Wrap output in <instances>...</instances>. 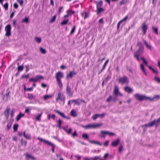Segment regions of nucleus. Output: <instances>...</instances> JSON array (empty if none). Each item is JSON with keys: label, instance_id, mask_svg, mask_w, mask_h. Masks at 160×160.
I'll return each instance as SVG.
<instances>
[{"label": "nucleus", "instance_id": "nucleus-36", "mask_svg": "<svg viewBox=\"0 0 160 160\" xmlns=\"http://www.w3.org/2000/svg\"><path fill=\"white\" fill-rule=\"evenodd\" d=\"M97 14H99L104 10L103 8H97Z\"/></svg>", "mask_w": 160, "mask_h": 160}, {"label": "nucleus", "instance_id": "nucleus-11", "mask_svg": "<svg viewBox=\"0 0 160 160\" xmlns=\"http://www.w3.org/2000/svg\"><path fill=\"white\" fill-rule=\"evenodd\" d=\"M143 52L144 48H139L135 52L134 55H136L139 56L143 54Z\"/></svg>", "mask_w": 160, "mask_h": 160}, {"label": "nucleus", "instance_id": "nucleus-19", "mask_svg": "<svg viewBox=\"0 0 160 160\" xmlns=\"http://www.w3.org/2000/svg\"><path fill=\"white\" fill-rule=\"evenodd\" d=\"M150 99H149V100L152 101L154 99H156V100H158L160 98V95H155L153 97V98H151L149 97Z\"/></svg>", "mask_w": 160, "mask_h": 160}, {"label": "nucleus", "instance_id": "nucleus-45", "mask_svg": "<svg viewBox=\"0 0 160 160\" xmlns=\"http://www.w3.org/2000/svg\"><path fill=\"white\" fill-rule=\"evenodd\" d=\"M111 76L110 75H108L107 77L103 80L104 82H105L106 83H107L108 81L110 79Z\"/></svg>", "mask_w": 160, "mask_h": 160}, {"label": "nucleus", "instance_id": "nucleus-5", "mask_svg": "<svg viewBox=\"0 0 160 160\" xmlns=\"http://www.w3.org/2000/svg\"><path fill=\"white\" fill-rule=\"evenodd\" d=\"M11 27L10 24L6 25L5 28V30L6 32L5 36L7 37H9L11 35Z\"/></svg>", "mask_w": 160, "mask_h": 160}, {"label": "nucleus", "instance_id": "nucleus-16", "mask_svg": "<svg viewBox=\"0 0 160 160\" xmlns=\"http://www.w3.org/2000/svg\"><path fill=\"white\" fill-rule=\"evenodd\" d=\"M94 2L96 4L97 8H101L103 5L102 1V0L100 1H95Z\"/></svg>", "mask_w": 160, "mask_h": 160}, {"label": "nucleus", "instance_id": "nucleus-1", "mask_svg": "<svg viewBox=\"0 0 160 160\" xmlns=\"http://www.w3.org/2000/svg\"><path fill=\"white\" fill-rule=\"evenodd\" d=\"M37 139L39 140L40 142H43L44 144L49 146H51L52 147V152H54V149L56 148V146L54 144L52 143L51 142L48 140L44 139L39 137H38Z\"/></svg>", "mask_w": 160, "mask_h": 160}, {"label": "nucleus", "instance_id": "nucleus-6", "mask_svg": "<svg viewBox=\"0 0 160 160\" xmlns=\"http://www.w3.org/2000/svg\"><path fill=\"white\" fill-rule=\"evenodd\" d=\"M43 77L42 76L40 75H38L36 76V77L35 78H29V81L30 82H35L39 81L40 79H43Z\"/></svg>", "mask_w": 160, "mask_h": 160}, {"label": "nucleus", "instance_id": "nucleus-9", "mask_svg": "<svg viewBox=\"0 0 160 160\" xmlns=\"http://www.w3.org/2000/svg\"><path fill=\"white\" fill-rule=\"evenodd\" d=\"M148 28V27L146 24L145 22L142 23V28L143 35H145L146 34Z\"/></svg>", "mask_w": 160, "mask_h": 160}, {"label": "nucleus", "instance_id": "nucleus-48", "mask_svg": "<svg viewBox=\"0 0 160 160\" xmlns=\"http://www.w3.org/2000/svg\"><path fill=\"white\" fill-rule=\"evenodd\" d=\"M52 96L51 95H45L44 96L43 99L44 100H46L47 99L49 98H51Z\"/></svg>", "mask_w": 160, "mask_h": 160}, {"label": "nucleus", "instance_id": "nucleus-7", "mask_svg": "<svg viewBox=\"0 0 160 160\" xmlns=\"http://www.w3.org/2000/svg\"><path fill=\"white\" fill-rule=\"evenodd\" d=\"M102 124H97L94 125H88L84 126V128L85 129H88L90 128H96L99 126H101Z\"/></svg>", "mask_w": 160, "mask_h": 160}, {"label": "nucleus", "instance_id": "nucleus-32", "mask_svg": "<svg viewBox=\"0 0 160 160\" xmlns=\"http://www.w3.org/2000/svg\"><path fill=\"white\" fill-rule=\"evenodd\" d=\"M105 132H107V131L102 130L101 131L100 133L101 134L100 136L101 138H105V135L107 134V133H105Z\"/></svg>", "mask_w": 160, "mask_h": 160}, {"label": "nucleus", "instance_id": "nucleus-41", "mask_svg": "<svg viewBox=\"0 0 160 160\" xmlns=\"http://www.w3.org/2000/svg\"><path fill=\"white\" fill-rule=\"evenodd\" d=\"M57 81L60 88H62V84L61 80H57Z\"/></svg>", "mask_w": 160, "mask_h": 160}, {"label": "nucleus", "instance_id": "nucleus-39", "mask_svg": "<svg viewBox=\"0 0 160 160\" xmlns=\"http://www.w3.org/2000/svg\"><path fill=\"white\" fill-rule=\"evenodd\" d=\"M68 21L69 20L68 19L63 20L62 22H61V25L63 26L67 24L68 22Z\"/></svg>", "mask_w": 160, "mask_h": 160}, {"label": "nucleus", "instance_id": "nucleus-21", "mask_svg": "<svg viewBox=\"0 0 160 160\" xmlns=\"http://www.w3.org/2000/svg\"><path fill=\"white\" fill-rule=\"evenodd\" d=\"M71 102L72 103H74L75 105H79L80 104V103L79 102V99H73L71 100Z\"/></svg>", "mask_w": 160, "mask_h": 160}, {"label": "nucleus", "instance_id": "nucleus-59", "mask_svg": "<svg viewBox=\"0 0 160 160\" xmlns=\"http://www.w3.org/2000/svg\"><path fill=\"white\" fill-rule=\"evenodd\" d=\"M109 142V140L106 141L104 143V145L105 146L107 147L108 145V143Z\"/></svg>", "mask_w": 160, "mask_h": 160}, {"label": "nucleus", "instance_id": "nucleus-26", "mask_svg": "<svg viewBox=\"0 0 160 160\" xmlns=\"http://www.w3.org/2000/svg\"><path fill=\"white\" fill-rule=\"evenodd\" d=\"M24 114H22L21 112L20 113L17 117L16 120L18 121L20 120L22 117L24 116Z\"/></svg>", "mask_w": 160, "mask_h": 160}, {"label": "nucleus", "instance_id": "nucleus-30", "mask_svg": "<svg viewBox=\"0 0 160 160\" xmlns=\"http://www.w3.org/2000/svg\"><path fill=\"white\" fill-rule=\"evenodd\" d=\"M10 109L9 108H7L3 112V114L5 116L9 115V113Z\"/></svg>", "mask_w": 160, "mask_h": 160}, {"label": "nucleus", "instance_id": "nucleus-22", "mask_svg": "<svg viewBox=\"0 0 160 160\" xmlns=\"http://www.w3.org/2000/svg\"><path fill=\"white\" fill-rule=\"evenodd\" d=\"M54 111L59 114L63 118H66V116L63 113L61 112L59 110H54Z\"/></svg>", "mask_w": 160, "mask_h": 160}, {"label": "nucleus", "instance_id": "nucleus-46", "mask_svg": "<svg viewBox=\"0 0 160 160\" xmlns=\"http://www.w3.org/2000/svg\"><path fill=\"white\" fill-rule=\"evenodd\" d=\"M56 15H54L53 16L52 18L50 20V23H52L54 22L56 19Z\"/></svg>", "mask_w": 160, "mask_h": 160}, {"label": "nucleus", "instance_id": "nucleus-2", "mask_svg": "<svg viewBox=\"0 0 160 160\" xmlns=\"http://www.w3.org/2000/svg\"><path fill=\"white\" fill-rule=\"evenodd\" d=\"M160 124V117L157 120H154L153 121L149 122L148 124L142 125V127H151L155 125L156 128L158 127Z\"/></svg>", "mask_w": 160, "mask_h": 160}, {"label": "nucleus", "instance_id": "nucleus-47", "mask_svg": "<svg viewBox=\"0 0 160 160\" xmlns=\"http://www.w3.org/2000/svg\"><path fill=\"white\" fill-rule=\"evenodd\" d=\"M144 42L146 45L147 47L149 49L151 50V47L148 44V43L145 40H144Z\"/></svg>", "mask_w": 160, "mask_h": 160}, {"label": "nucleus", "instance_id": "nucleus-63", "mask_svg": "<svg viewBox=\"0 0 160 160\" xmlns=\"http://www.w3.org/2000/svg\"><path fill=\"white\" fill-rule=\"evenodd\" d=\"M128 16H127L120 21H121L122 22L123 21H126L128 19Z\"/></svg>", "mask_w": 160, "mask_h": 160}, {"label": "nucleus", "instance_id": "nucleus-3", "mask_svg": "<svg viewBox=\"0 0 160 160\" xmlns=\"http://www.w3.org/2000/svg\"><path fill=\"white\" fill-rule=\"evenodd\" d=\"M134 97L136 100L140 101H142L144 100L147 101L149 100V99H150L149 97L139 93H136L134 94Z\"/></svg>", "mask_w": 160, "mask_h": 160}, {"label": "nucleus", "instance_id": "nucleus-50", "mask_svg": "<svg viewBox=\"0 0 160 160\" xmlns=\"http://www.w3.org/2000/svg\"><path fill=\"white\" fill-rule=\"evenodd\" d=\"M75 28H76V26H74L73 27L72 29L71 30L70 32V34H72L75 31Z\"/></svg>", "mask_w": 160, "mask_h": 160}, {"label": "nucleus", "instance_id": "nucleus-15", "mask_svg": "<svg viewBox=\"0 0 160 160\" xmlns=\"http://www.w3.org/2000/svg\"><path fill=\"white\" fill-rule=\"evenodd\" d=\"M76 74V73L74 71H70L69 74H67V78H72L73 75H75Z\"/></svg>", "mask_w": 160, "mask_h": 160}, {"label": "nucleus", "instance_id": "nucleus-28", "mask_svg": "<svg viewBox=\"0 0 160 160\" xmlns=\"http://www.w3.org/2000/svg\"><path fill=\"white\" fill-rule=\"evenodd\" d=\"M70 114L73 117H76L77 116L76 112L74 109H72L71 110L70 112Z\"/></svg>", "mask_w": 160, "mask_h": 160}, {"label": "nucleus", "instance_id": "nucleus-29", "mask_svg": "<svg viewBox=\"0 0 160 160\" xmlns=\"http://www.w3.org/2000/svg\"><path fill=\"white\" fill-rule=\"evenodd\" d=\"M88 142L91 143L96 144H97L100 146H101L102 145V144L101 143H100L99 142H98L96 141H92V140H89Z\"/></svg>", "mask_w": 160, "mask_h": 160}, {"label": "nucleus", "instance_id": "nucleus-57", "mask_svg": "<svg viewBox=\"0 0 160 160\" xmlns=\"http://www.w3.org/2000/svg\"><path fill=\"white\" fill-rule=\"evenodd\" d=\"M123 148V145H122V144H121L120 145V147H119L118 149V150L119 152H120L121 151Z\"/></svg>", "mask_w": 160, "mask_h": 160}, {"label": "nucleus", "instance_id": "nucleus-49", "mask_svg": "<svg viewBox=\"0 0 160 160\" xmlns=\"http://www.w3.org/2000/svg\"><path fill=\"white\" fill-rule=\"evenodd\" d=\"M105 133H107V134H108L110 136H112L115 135L114 133L112 132H109L108 131H107V132H105Z\"/></svg>", "mask_w": 160, "mask_h": 160}, {"label": "nucleus", "instance_id": "nucleus-53", "mask_svg": "<svg viewBox=\"0 0 160 160\" xmlns=\"http://www.w3.org/2000/svg\"><path fill=\"white\" fill-rule=\"evenodd\" d=\"M94 159V158H87V157H84L83 158V160H93Z\"/></svg>", "mask_w": 160, "mask_h": 160}, {"label": "nucleus", "instance_id": "nucleus-60", "mask_svg": "<svg viewBox=\"0 0 160 160\" xmlns=\"http://www.w3.org/2000/svg\"><path fill=\"white\" fill-rule=\"evenodd\" d=\"M98 117H99L101 118H102L103 117H104L105 116V114L104 113H102L101 114H98Z\"/></svg>", "mask_w": 160, "mask_h": 160}, {"label": "nucleus", "instance_id": "nucleus-43", "mask_svg": "<svg viewBox=\"0 0 160 160\" xmlns=\"http://www.w3.org/2000/svg\"><path fill=\"white\" fill-rule=\"evenodd\" d=\"M137 45L139 47V48H144V47L141 42H138L137 43Z\"/></svg>", "mask_w": 160, "mask_h": 160}, {"label": "nucleus", "instance_id": "nucleus-62", "mask_svg": "<svg viewBox=\"0 0 160 160\" xmlns=\"http://www.w3.org/2000/svg\"><path fill=\"white\" fill-rule=\"evenodd\" d=\"M152 71L153 73L156 74H158V71L157 69L156 70L153 68Z\"/></svg>", "mask_w": 160, "mask_h": 160}, {"label": "nucleus", "instance_id": "nucleus-52", "mask_svg": "<svg viewBox=\"0 0 160 160\" xmlns=\"http://www.w3.org/2000/svg\"><path fill=\"white\" fill-rule=\"evenodd\" d=\"M127 1V0H122V1L119 2L120 5H122L125 4Z\"/></svg>", "mask_w": 160, "mask_h": 160}, {"label": "nucleus", "instance_id": "nucleus-31", "mask_svg": "<svg viewBox=\"0 0 160 160\" xmlns=\"http://www.w3.org/2000/svg\"><path fill=\"white\" fill-rule=\"evenodd\" d=\"M28 98L30 100L34 99L35 98V97L32 94L28 93Z\"/></svg>", "mask_w": 160, "mask_h": 160}, {"label": "nucleus", "instance_id": "nucleus-61", "mask_svg": "<svg viewBox=\"0 0 160 160\" xmlns=\"http://www.w3.org/2000/svg\"><path fill=\"white\" fill-rule=\"evenodd\" d=\"M155 79L157 81L158 83H160V78L157 77H154Z\"/></svg>", "mask_w": 160, "mask_h": 160}, {"label": "nucleus", "instance_id": "nucleus-40", "mask_svg": "<svg viewBox=\"0 0 160 160\" xmlns=\"http://www.w3.org/2000/svg\"><path fill=\"white\" fill-rule=\"evenodd\" d=\"M29 22L28 18V17H25L23 20L22 21V23H28Z\"/></svg>", "mask_w": 160, "mask_h": 160}, {"label": "nucleus", "instance_id": "nucleus-18", "mask_svg": "<svg viewBox=\"0 0 160 160\" xmlns=\"http://www.w3.org/2000/svg\"><path fill=\"white\" fill-rule=\"evenodd\" d=\"M124 90L128 93H131L132 92V89L129 86L124 87Z\"/></svg>", "mask_w": 160, "mask_h": 160}, {"label": "nucleus", "instance_id": "nucleus-13", "mask_svg": "<svg viewBox=\"0 0 160 160\" xmlns=\"http://www.w3.org/2000/svg\"><path fill=\"white\" fill-rule=\"evenodd\" d=\"M58 99L60 100L61 101H64L65 97L60 92H58V97L56 98L57 100H58Z\"/></svg>", "mask_w": 160, "mask_h": 160}, {"label": "nucleus", "instance_id": "nucleus-10", "mask_svg": "<svg viewBox=\"0 0 160 160\" xmlns=\"http://www.w3.org/2000/svg\"><path fill=\"white\" fill-rule=\"evenodd\" d=\"M120 141L119 138H117L115 140H113L111 143V146L113 147H115L117 146Z\"/></svg>", "mask_w": 160, "mask_h": 160}, {"label": "nucleus", "instance_id": "nucleus-14", "mask_svg": "<svg viewBox=\"0 0 160 160\" xmlns=\"http://www.w3.org/2000/svg\"><path fill=\"white\" fill-rule=\"evenodd\" d=\"M119 92L118 87L115 86L114 88L113 94L115 96L118 97V95Z\"/></svg>", "mask_w": 160, "mask_h": 160}, {"label": "nucleus", "instance_id": "nucleus-33", "mask_svg": "<svg viewBox=\"0 0 160 160\" xmlns=\"http://www.w3.org/2000/svg\"><path fill=\"white\" fill-rule=\"evenodd\" d=\"M84 14H85L84 19H85L88 17L89 13L88 12H82V15L83 16Z\"/></svg>", "mask_w": 160, "mask_h": 160}, {"label": "nucleus", "instance_id": "nucleus-4", "mask_svg": "<svg viewBox=\"0 0 160 160\" xmlns=\"http://www.w3.org/2000/svg\"><path fill=\"white\" fill-rule=\"evenodd\" d=\"M118 82L122 84L125 83H128L129 82L128 79L126 76H124L123 77H121L119 78Z\"/></svg>", "mask_w": 160, "mask_h": 160}, {"label": "nucleus", "instance_id": "nucleus-24", "mask_svg": "<svg viewBox=\"0 0 160 160\" xmlns=\"http://www.w3.org/2000/svg\"><path fill=\"white\" fill-rule=\"evenodd\" d=\"M152 29L153 32L157 35H158V29L157 27L152 26Z\"/></svg>", "mask_w": 160, "mask_h": 160}, {"label": "nucleus", "instance_id": "nucleus-58", "mask_svg": "<svg viewBox=\"0 0 160 160\" xmlns=\"http://www.w3.org/2000/svg\"><path fill=\"white\" fill-rule=\"evenodd\" d=\"M98 117V114H95L93 115L92 117V119L93 120H95Z\"/></svg>", "mask_w": 160, "mask_h": 160}, {"label": "nucleus", "instance_id": "nucleus-51", "mask_svg": "<svg viewBox=\"0 0 160 160\" xmlns=\"http://www.w3.org/2000/svg\"><path fill=\"white\" fill-rule=\"evenodd\" d=\"M8 4L7 2L5 3L3 5V7L6 10H7L8 8Z\"/></svg>", "mask_w": 160, "mask_h": 160}, {"label": "nucleus", "instance_id": "nucleus-37", "mask_svg": "<svg viewBox=\"0 0 160 160\" xmlns=\"http://www.w3.org/2000/svg\"><path fill=\"white\" fill-rule=\"evenodd\" d=\"M18 124H14L13 126V132H16L18 129Z\"/></svg>", "mask_w": 160, "mask_h": 160}, {"label": "nucleus", "instance_id": "nucleus-35", "mask_svg": "<svg viewBox=\"0 0 160 160\" xmlns=\"http://www.w3.org/2000/svg\"><path fill=\"white\" fill-rule=\"evenodd\" d=\"M40 51L41 53L42 54H45L46 53V50L44 49H43L41 47L40 48Z\"/></svg>", "mask_w": 160, "mask_h": 160}, {"label": "nucleus", "instance_id": "nucleus-38", "mask_svg": "<svg viewBox=\"0 0 160 160\" xmlns=\"http://www.w3.org/2000/svg\"><path fill=\"white\" fill-rule=\"evenodd\" d=\"M24 68V67L23 65L18 66L17 68V69L18 72L22 71Z\"/></svg>", "mask_w": 160, "mask_h": 160}, {"label": "nucleus", "instance_id": "nucleus-55", "mask_svg": "<svg viewBox=\"0 0 160 160\" xmlns=\"http://www.w3.org/2000/svg\"><path fill=\"white\" fill-rule=\"evenodd\" d=\"M12 124L10 123H8L7 125V128L8 130H9L12 126Z\"/></svg>", "mask_w": 160, "mask_h": 160}, {"label": "nucleus", "instance_id": "nucleus-44", "mask_svg": "<svg viewBox=\"0 0 160 160\" xmlns=\"http://www.w3.org/2000/svg\"><path fill=\"white\" fill-rule=\"evenodd\" d=\"M35 39L36 41L38 43H40L41 41V38L40 37H35Z\"/></svg>", "mask_w": 160, "mask_h": 160}, {"label": "nucleus", "instance_id": "nucleus-12", "mask_svg": "<svg viewBox=\"0 0 160 160\" xmlns=\"http://www.w3.org/2000/svg\"><path fill=\"white\" fill-rule=\"evenodd\" d=\"M117 97L115 96L112 98V96L110 95L109 97L107 99L106 101L109 102L112 100V102H115L117 99Z\"/></svg>", "mask_w": 160, "mask_h": 160}, {"label": "nucleus", "instance_id": "nucleus-56", "mask_svg": "<svg viewBox=\"0 0 160 160\" xmlns=\"http://www.w3.org/2000/svg\"><path fill=\"white\" fill-rule=\"evenodd\" d=\"M41 114H39L38 115H37L36 117V119L37 120L39 121L40 120V118H41Z\"/></svg>", "mask_w": 160, "mask_h": 160}, {"label": "nucleus", "instance_id": "nucleus-42", "mask_svg": "<svg viewBox=\"0 0 160 160\" xmlns=\"http://www.w3.org/2000/svg\"><path fill=\"white\" fill-rule=\"evenodd\" d=\"M29 74H28L27 75L23 74L21 78L22 79L25 78V79H27L29 78Z\"/></svg>", "mask_w": 160, "mask_h": 160}, {"label": "nucleus", "instance_id": "nucleus-64", "mask_svg": "<svg viewBox=\"0 0 160 160\" xmlns=\"http://www.w3.org/2000/svg\"><path fill=\"white\" fill-rule=\"evenodd\" d=\"M72 131V129L71 128H70L68 130H67V132H67L68 134H70L71 133Z\"/></svg>", "mask_w": 160, "mask_h": 160}, {"label": "nucleus", "instance_id": "nucleus-8", "mask_svg": "<svg viewBox=\"0 0 160 160\" xmlns=\"http://www.w3.org/2000/svg\"><path fill=\"white\" fill-rule=\"evenodd\" d=\"M63 73L62 72L59 71L56 73V78L57 80H61L60 78H63Z\"/></svg>", "mask_w": 160, "mask_h": 160}, {"label": "nucleus", "instance_id": "nucleus-17", "mask_svg": "<svg viewBox=\"0 0 160 160\" xmlns=\"http://www.w3.org/2000/svg\"><path fill=\"white\" fill-rule=\"evenodd\" d=\"M66 92L68 95L69 96H72V93H71V88L68 85L67 86L66 88Z\"/></svg>", "mask_w": 160, "mask_h": 160}, {"label": "nucleus", "instance_id": "nucleus-34", "mask_svg": "<svg viewBox=\"0 0 160 160\" xmlns=\"http://www.w3.org/2000/svg\"><path fill=\"white\" fill-rule=\"evenodd\" d=\"M82 138L87 140L89 138V136L86 133H83L82 135Z\"/></svg>", "mask_w": 160, "mask_h": 160}, {"label": "nucleus", "instance_id": "nucleus-27", "mask_svg": "<svg viewBox=\"0 0 160 160\" xmlns=\"http://www.w3.org/2000/svg\"><path fill=\"white\" fill-rule=\"evenodd\" d=\"M23 135L24 137L25 138H27V139H31V136H30V134H26L25 131L23 132Z\"/></svg>", "mask_w": 160, "mask_h": 160}, {"label": "nucleus", "instance_id": "nucleus-20", "mask_svg": "<svg viewBox=\"0 0 160 160\" xmlns=\"http://www.w3.org/2000/svg\"><path fill=\"white\" fill-rule=\"evenodd\" d=\"M20 143L22 146L26 147L27 144V141L26 140H24L22 138L20 140Z\"/></svg>", "mask_w": 160, "mask_h": 160}, {"label": "nucleus", "instance_id": "nucleus-23", "mask_svg": "<svg viewBox=\"0 0 160 160\" xmlns=\"http://www.w3.org/2000/svg\"><path fill=\"white\" fill-rule=\"evenodd\" d=\"M57 122L58 123V125H56V126L59 128V129H61V125L62 124V121L60 119H59L57 121Z\"/></svg>", "mask_w": 160, "mask_h": 160}, {"label": "nucleus", "instance_id": "nucleus-54", "mask_svg": "<svg viewBox=\"0 0 160 160\" xmlns=\"http://www.w3.org/2000/svg\"><path fill=\"white\" fill-rule=\"evenodd\" d=\"M72 136L73 137H77L78 136V134L76 131H75L72 134Z\"/></svg>", "mask_w": 160, "mask_h": 160}, {"label": "nucleus", "instance_id": "nucleus-25", "mask_svg": "<svg viewBox=\"0 0 160 160\" xmlns=\"http://www.w3.org/2000/svg\"><path fill=\"white\" fill-rule=\"evenodd\" d=\"M27 158H29L33 160H35V158L33 156L31 155L28 153H26L24 154Z\"/></svg>", "mask_w": 160, "mask_h": 160}]
</instances>
